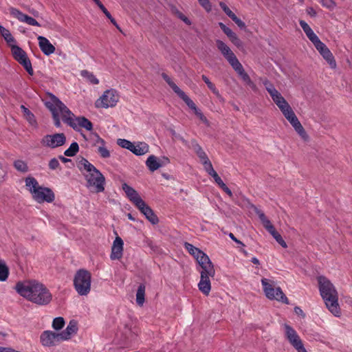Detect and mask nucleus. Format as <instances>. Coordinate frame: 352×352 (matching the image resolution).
I'll return each instance as SVG.
<instances>
[{
	"instance_id": "obj_59",
	"label": "nucleus",
	"mask_w": 352,
	"mask_h": 352,
	"mask_svg": "<svg viewBox=\"0 0 352 352\" xmlns=\"http://www.w3.org/2000/svg\"><path fill=\"white\" fill-rule=\"evenodd\" d=\"M230 197L233 196L232 191L228 188L226 184L220 187Z\"/></svg>"
},
{
	"instance_id": "obj_34",
	"label": "nucleus",
	"mask_w": 352,
	"mask_h": 352,
	"mask_svg": "<svg viewBox=\"0 0 352 352\" xmlns=\"http://www.w3.org/2000/svg\"><path fill=\"white\" fill-rule=\"evenodd\" d=\"M10 14L21 22L28 23L29 16L23 14L16 8L10 9Z\"/></svg>"
},
{
	"instance_id": "obj_51",
	"label": "nucleus",
	"mask_w": 352,
	"mask_h": 352,
	"mask_svg": "<svg viewBox=\"0 0 352 352\" xmlns=\"http://www.w3.org/2000/svg\"><path fill=\"white\" fill-rule=\"evenodd\" d=\"M171 134H172V135H173L174 138H177V139L179 140L180 141H182V143H183L184 145H186V146H188V141H187L186 140H185V139H184L182 135H180L179 134L175 132V131H174V130H171Z\"/></svg>"
},
{
	"instance_id": "obj_50",
	"label": "nucleus",
	"mask_w": 352,
	"mask_h": 352,
	"mask_svg": "<svg viewBox=\"0 0 352 352\" xmlns=\"http://www.w3.org/2000/svg\"><path fill=\"white\" fill-rule=\"evenodd\" d=\"M195 113L204 123H205L206 125H209L208 120L199 109L196 110Z\"/></svg>"
},
{
	"instance_id": "obj_54",
	"label": "nucleus",
	"mask_w": 352,
	"mask_h": 352,
	"mask_svg": "<svg viewBox=\"0 0 352 352\" xmlns=\"http://www.w3.org/2000/svg\"><path fill=\"white\" fill-rule=\"evenodd\" d=\"M262 82L267 92L274 88V85L271 83L267 79L265 78L262 80Z\"/></svg>"
},
{
	"instance_id": "obj_8",
	"label": "nucleus",
	"mask_w": 352,
	"mask_h": 352,
	"mask_svg": "<svg viewBox=\"0 0 352 352\" xmlns=\"http://www.w3.org/2000/svg\"><path fill=\"white\" fill-rule=\"evenodd\" d=\"M280 111L285 118L289 122L292 126L294 127L298 134L304 140H307L309 138L305 130L302 126L301 123L298 120L297 116L294 112L289 104L285 106V107L281 108Z\"/></svg>"
},
{
	"instance_id": "obj_31",
	"label": "nucleus",
	"mask_w": 352,
	"mask_h": 352,
	"mask_svg": "<svg viewBox=\"0 0 352 352\" xmlns=\"http://www.w3.org/2000/svg\"><path fill=\"white\" fill-rule=\"evenodd\" d=\"M11 47L13 56L17 61L27 56L25 52L19 46L12 45Z\"/></svg>"
},
{
	"instance_id": "obj_33",
	"label": "nucleus",
	"mask_w": 352,
	"mask_h": 352,
	"mask_svg": "<svg viewBox=\"0 0 352 352\" xmlns=\"http://www.w3.org/2000/svg\"><path fill=\"white\" fill-rule=\"evenodd\" d=\"M254 212H256V214L258 216L261 221L262 222L264 228L266 229L268 228V226H272V223L270 222V221L266 217V216L265 215L264 212L263 211H261V210H259L258 208H257L256 207H254Z\"/></svg>"
},
{
	"instance_id": "obj_18",
	"label": "nucleus",
	"mask_w": 352,
	"mask_h": 352,
	"mask_svg": "<svg viewBox=\"0 0 352 352\" xmlns=\"http://www.w3.org/2000/svg\"><path fill=\"white\" fill-rule=\"evenodd\" d=\"M122 188L126 193V197L135 206L138 205V204H142V201L143 199L133 188L129 186L126 183H123Z\"/></svg>"
},
{
	"instance_id": "obj_22",
	"label": "nucleus",
	"mask_w": 352,
	"mask_h": 352,
	"mask_svg": "<svg viewBox=\"0 0 352 352\" xmlns=\"http://www.w3.org/2000/svg\"><path fill=\"white\" fill-rule=\"evenodd\" d=\"M78 331V324L76 320H71L65 330L60 333L63 340H67L71 338L72 336L76 333Z\"/></svg>"
},
{
	"instance_id": "obj_36",
	"label": "nucleus",
	"mask_w": 352,
	"mask_h": 352,
	"mask_svg": "<svg viewBox=\"0 0 352 352\" xmlns=\"http://www.w3.org/2000/svg\"><path fill=\"white\" fill-rule=\"evenodd\" d=\"M9 269L6 263L0 260V281H5L8 276Z\"/></svg>"
},
{
	"instance_id": "obj_62",
	"label": "nucleus",
	"mask_w": 352,
	"mask_h": 352,
	"mask_svg": "<svg viewBox=\"0 0 352 352\" xmlns=\"http://www.w3.org/2000/svg\"><path fill=\"white\" fill-rule=\"evenodd\" d=\"M268 93L272 98L280 94L275 87L272 89L271 91H270Z\"/></svg>"
},
{
	"instance_id": "obj_53",
	"label": "nucleus",
	"mask_w": 352,
	"mask_h": 352,
	"mask_svg": "<svg viewBox=\"0 0 352 352\" xmlns=\"http://www.w3.org/2000/svg\"><path fill=\"white\" fill-rule=\"evenodd\" d=\"M199 3L201 5L203 8L208 12L211 10V5L208 0H198Z\"/></svg>"
},
{
	"instance_id": "obj_19",
	"label": "nucleus",
	"mask_w": 352,
	"mask_h": 352,
	"mask_svg": "<svg viewBox=\"0 0 352 352\" xmlns=\"http://www.w3.org/2000/svg\"><path fill=\"white\" fill-rule=\"evenodd\" d=\"M124 243L120 236H116L111 247V258L120 259L122 256Z\"/></svg>"
},
{
	"instance_id": "obj_48",
	"label": "nucleus",
	"mask_w": 352,
	"mask_h": 352,
	"mask_svg": "<svg viewBox=\"0 0 352 352\" xmlns=\"http://www.w3.org/2000/svg\"><path fill=\"white\" fill-rule=\"evenodd\" d=\"M275 240L284 248H287V243L282 238L281 235L277 232L274 235H272Z\"/></svg>"
},
{
	"instance_id": "obj_14",
	"label": "nucleus",
	"mask_w": 352,
	"mask_h": 352,
	"mask_svg": "<svg viewBox=\"0 0 352 352\" xmlns=\"http://www.w3.org/2000/svg\"><path fill=\"white\" fill-rule=\"evenodd\" d=\"M42 344L45 346H54L56 342L63 340L60 333L45 331L40 337Z\"/></svg>"
},
{
	"instance_id": "obj_6",
	"label": "nucleus",
	"mask_w": 352,
	"mask_h": 352,
	"mask_svg": "<svg viewBox=\"0 0 352 352\" xmlns=\"http://www.w3.org/2000/svg\"><path fill=\"white\" fill-rule=\"evenodd\" d=\"M91 274L83 269L78 270L74 278V286L80 296H87L91 290Z\"/></svg>"
},
{
	"instance_id": "obj_23",
	"label": "nucleus",
	"mask_w": 352,
	"mask_h": 352,
	"mask_svg": "<svg viewBox=\"0 0 352 352\" xmlns=\"http://www.w3.org/2000/svg\"><path fill=\"white\" fill-rule=\"evenodd\" d=\"M190 144H191L190 147L194 150L195 153L197 155V156L200 159L201 163H204L206 161L209 160L206 153L203 150L201 146L198 144L197 140H192L190 142Z\"/></svg>"
},
{
	"instance_id": "obj_45",
	"label": "nucleus",
	"mask_w": 352,
	"mask_h": 352,
	"mask_svg": "<svg viewBox=\"0 0 352 352\" xmlns=\"http://www.w3.org/2000/svg\"><path fill=\"white\" fill-rule=\"evenodd\" d=\"M98 152L102 158L110 157V152L104 146H98Z\"/></svg>"
},
{
	"instance_id": "obj_37",
	"label": "nucleus",
	"mask_w": 352,
	"mask_h": 352,
	"mask_svg": "<svg viewBox=\"0 0 352 352\" xmlns=\"http://www.w3.org/2000/svg\"><path fill=\"white\" fill-rule=\"evenodd\" d=\"M274 102L277 105V107L280 110L281 108L285 107L289 103L287 100L282 96L280 94L274 96L272 98Z\"/></svg>"
},
{
	"instance_id": "obj_4",
	"label": "nucleus",
	"mask_w": 352,
	"mask_h": 352,
	"mask_svg": "<svg viewBox=\"0 0 352 352\" xmlns=\"http://www.w3.org/2000/svg\"><path fill=\"white\" fill-rule=\"evenodd\" d=\"M78 167L80 170L87 171L85 177L88 188H93L95 192H102L104 190L105 178L104 175L87 159L82 157L78 162Z\"/></svg>"
},
{
	"instance_id": "obj_30",
	"label": "nucleus",
	"mask_w": 352,
	"mask_h": 352,
	"mask_svg": "<svg viewBox=\"0 0 352 352\" xmlns=\"http://www.w3.org/2000/svg\"><path fill=\"white\" fill-rule=\"evenodd\" d=\"M145 286L143 284L139 285L136 293V302L139 306H142L144 302Z\"/></svg>"
},
{
	"instance_id": "obj_13",
	"label": "nucleus",
	"mask_w": 352,
	"mask_h": 352,
	"mask_svg": "<svg viewBox=\"0 0 352 352\" xmlns=\"http://www.w3.org/2000/svg\"><path fill=\"white\" fill-rule=\"evenodd\" d=\"M217 47L232 67L239 63V61L236 56L226 43L220 40H217Z\"/></svg>"
},
{
	"instance_id": "obj_27",
	"label": "nucleus",
	"mask_w": 352,
	"mask_h": 352,
	"mask_svg": "<svg viewBox=\"0 0 352 352\" xmlns=\"http://www.w3.org/2000/svg\"><path fill=\"white\" fill-rule=\"evenodd\" d=\"M0 34L10 46L15 43L16 41L10 31L1 25L0 26Z\"/></svg>"
},
{
	"instance_id": "obj_12",
	"label": "nucleus",
	"mask_w": 352,
	"mask_h": 352,
	"mask_svg": "<svg viewBox=\"0 0 352 352\" xmlns=\"http://www.w3.org/2000/svg\"><path fill=\"white\" fill-rule=\"evenodd\" d=\"M317 50L320 52V54L322 56L324 59L329 63V66L332 69H335L336 67V60L329 50V48L326 46L324 43H323L320 39L316 42L313 43Z\"/></svg>"
},
{
	"instance_id": "obj_55",
	"label": "nucleus",
	"mask_w": 352,
	"mask_h": 352,
	"mask_svg": "<svg viewBox=\"0 0 352 352\" xmlns=\"http://www.w3.org/2000/svg\"><path fill=\"white\" fill-rule=\"evenodd\" d=\"M96 5L99 7V8L102 10V12L105 14V16L109 19L111 18V15L109 12L107 10V8L104 6V5L100 2L96 3Z\"/></svg>"
},
{
	"instance_id": "obj_44",
	"label": "nucleus",
	"mask_w": 352,
	"mask_h": 352,
	"mask_svg": "<svg viewBox=\"0 0 352 352\" xmlns=\"http://www.w3.org/2000/svg\"><path fill=\"white\" fill-rule=\"evenodd\" d=\"M202 78V80L204 81V82L207 85L208 87L215 94L217 95V96H219V91L216 89L213 83H212L209 78L205 76V75H202L201 76Z\"/></svg>"
},
{
	"instance_id": "obj_29",
	"label": "nucleus",
	"mask_w": 352,
	"mask_h": 352,
	"mask_svg": "<svg viewBox=\"0 0 352 352\" xmlns=\"http://www.w3.org/2000/svg\"><path fill=\"white\" fill-rule=\"evenodd\" d=\"M184 247L196 260H197L198 256L199 257L204 253L201 250L187 242L184 243Z\"/></svg>"
},
{
	"instance_id": "obj_17",
	"label": "nucleus",
	"mask_w": 352,
	"mask_h": 352,
	"mask_svg": "<svg viewBox=\"0 0 352 352\" xmlns=\"http://www.w3.org/2000/svg\"><path fill=\"white\" fill-rule=\"evenodd\" d=\"M142 204H138L135 206L146 217V218L153 225L157 224L159 221L157 217L154 214L153 210L149 207L144 200Z\"/></svg>"
},
{
	"instance_id": "obj_20",
	"label": "nucleus",
	"mask_w": 352,
	"mask_h": 352,
	"mask_svg": "<svg viewBox=\"0 0 352 352\" xmlns=\"http://www.w3.org/2000/svg\"><path fill=\"white\" fill-rule=\"evenodd\" d=\"M200 281L198 284L199 289L206 296H208L211 290V283L210 280V275L205 272H200Z\"/></svg>"
},
{
	"instance_id": "obj_28",
	"label": "nucleus",
	"mask_w": 352,
	"mask_h": 352,
	"mask_svg": "<svg viewBox=\"0 0 352 352\" xmlns=\"http://www.w3.org/2000/svg\"><path fill=\"white\" fill-rule=\"evenodd\" d=\"M13 166L16 170L23 173H25L29 170L27 162L22 160H14Z\"/></svg>"
},
{
	"instance_id": "obj_42",
	"label": "nucleus",
	"mask_w": 352,
	"mask_h": 352,
	"mask_svg": "<svg viewBox=\"0 0 352 352\" xmlns=\"http://www.w3.org/2000/svg\"><path fill=\"white\" fill-rule=\"evenodd\" d=\"M118 144L124 148H126L129 150L130 151H133V149L134 148V145L131 142L125 140V139H118Z\"/></svg>"
},
{
	"instance_id": "obj_43",
	"label": "nucleus",
	"mask_w": 352,
	"mask_h": 352,
	"mask_svg": "<svg viewBox=\"0 0 352 352\" xmlns=\"http://www.w3.org/2000/svg\"><path fill=\"white\" fill-rule=\"evenodd\" d=\"M65 325V320L63 317H57L53 320L52 327L55 330L61 329Z\"/></svg>"
},
{
	"instance_id": "obj_3",
	"label": "nucleus",
	"mask_w": 352,
	"mask_h": 352,
	"mask_svg": "<svg viewBox=\"0 0 352 352\" xmlns=\"http://www.w3.org/2000/svg\"><path fill=\"white\" fill-rule=\"evenodd\" d=\"M319 290L327 308L335 316H340L338 294L333 283L325 276L318 277Z\"/></svg>"
},
{
	"instance_id": "obj_11",
	"label": "nucleus",
	"mask_w": 352,
	"mask_h": 352,
	"mask_svg": "<svg viewBox=\"0 0 352 352\" xmlns=\"http://www.w3.org/2000/svg\"><path fill=\"white\" fill-rule=\"evenodd\" d=\"M66 142L64 133L47 135L43 137L41 143L46 146L54 148L63 145Z\"/></svg>"
},
{
	"instance_id": "obj_58",
	"label": "nucleus",
	"mask_w": 352,
	"mask_h": 352,
	"mask_svg": "<svg viewBox=\"0 0 352 352\" xmlns=\"http://www.w3.org/2000/svg\"><path fill=\"white\" fill-rule=\"evenodd\" d=\"M27 24L34 26H40L37 21L31 16H29Z\"/></svg>"
},
{
	"instance_id": "obj_64",
	"label": "nucleus",
	"mask_w": 352,
	"mask_h": 352,
	"mask_svg": "<svg viewBox=\"0 0 352 352\" xmlns=\"http://www.w3.org/2000/svg\"><path fill=\"white\" fill-rule=\"evenodd\" d=\"M307 14H309L311 16H314L316 14V12L312 8H307Z\"/></svg>"
},
{
	"instance_id": "obj_7",
	"label": "nucleus",
	"mask_w": 352,
	"mask_h": 352,
	"mask_svg": "<svg viewBox=\"0 0 352 352\" xmlns=\"http://www.w3.org/2000/svg\"><path fill=\"white\" fill-rule=\"evenodd\" d=\"M261 283L263 291L267 298L276 300L285 304H289V300L280 287L274 288V283L267 278H263Z\"/></svg>"
},
{
	"instance_id": "obj_40",
	"label": "nucleus",
	"mask_w": 352,
	"mask_h": 352,
	"mask_svg": "<svg viewBox=\"0 0 352 352\" xmlns=\"http://www.w3.org/2000/svg\"><path fill=\"white\" fill-rule=\"evenodd\" d=\"M162 77L172 88L175 93L177 94L182 90L179 88V87H177V85L171 80V78L166 74L162 73Z\"/></svg>"
},
{
	"instance_id": "obj_2",
	"label": "nucleus",
	"mask_w": 352,
	"mask_h": 352,
	"mask_svg": "<svg viewBox=\"0 0 352 352\" xmlns=\"http://www.w3.org/2000/svg\"><path fill=\"white\" fill-rule=\"evenodd\" d=\"M15 289L21 296L38 305H47L52 300V294L48 288L35 280L19 282Z\"/></svg>"
},
{
	"instance_id": "obj_63",
	"label": "nucleus",
	"mask_w": 352,
	"mask_h": 352,
	"mask_svg": "<svg viewBox=\"0 0 352 352\" xmlns=\"http://www.w3.org/2000/svg\"><path fill=\"white\" fill-rule=\"evenodd\" d=\"M266 230L272 234V235H274L275 233L277 232V231L276 230L275 228L274 227L273 225L270 226H268L267 228H266Z\"/></svg>"
},
{
	"instance_id": "obj_26",
	"label": "nucleus",
	"mask_w": 352,
	"mask_h": 352,
	"mask_svg": "<svg viewBox=\"0 0 352 352\" xmlns=\"http://www.w3.org/2000/svg\"><path fill=\"white\" fill-rule=\"evenodd\" d=\"M149 151V147L147 144L144 142H139L137 145H134V148L132 153L136 155H143L147 153Z\"/></svg>"
},
{
	"instance_id": "obj_39",
	"label": "nucleus",
	"mask_w": 352,
	"mask_h": 352,
	"mask_svg": "<svg viewBox=\"0 0 352 352\" xmlns=\"http://www.w3.org/2000/svg\"><path fill=\"white\" fill-rule=\"evenodd\" d=\"M79 150V146L77 142H73L71 144L69 148H67L64 154L67 157H73L74 156Z\"/></svg>"
},
{
	"instance_id": "obj_32",
	"label": "nucleus",
	"mask_w": 352,
	"mask_h": 352,
	"mask_svg": "<svg viewBox=\"0 0 352 352\" xmlns=\"http://www.w3.org/2000/svg\"><path fill=\"white\" fill-rule=\"evenodd\" d=\"M185 102L186 104L194 111L198 110L194 102L182 91L181 90L177 94Z\"/></svg>"
},
{
	"instance_id": "obj_47",
	"label": "nucleus",
	"mask_w": 352,
	"mask_h": 352,
	"mask_svg": "<svg viewBox=\"0 0 352 352\" xmlns=\"http://www.w3.org/2000/svg\"><path fill=\"white\" fill-rule=\"evenodd\" d=\"M202 164L204 166L205 170L210 175L211 173H213L215 170L213 168L212 164L210 160L206 161L205 162L202 163Z\"/></svg>"
},
{
	"instance_id": "obj_41",
	"label": "nucleus",
	"mask_w": 352,
	"mask_h": 352,
	"mask_svg": "<svg viewBox=\"0 0 352 352\" xmlns=\"http://www.w3.org/2000/svg\"><path fill=\"white\" fill-rule=\"evenodd\" d=\"M80 74L82 77L87 78L91 83L94 85H97L99 82L96 76L87 70L81 71Z\"/></svg>"
},
{
	"instance_id": "obj_46",
	"label": "nucleus",
	"mask_w": 352,
	"mask_h": 352,
	"mask_svg": "<svg viewBox=\"0 0 352 352\" xmlns=\"http://www.w3.org/2000/svg\"><path fill=\"white\" fill-rule=\"evenodd\" d=\"M219 6L224 12L232 19L235 16L234 13L223 2H220Z\"/></svg>"
},
{
	"instance_id": "obj_56",
	"label": "nucleus",
	"mask_w": 352,
	"mask_h": 352,
	"mask_svg": "<svg viewBox=\"0 0 352 352\" xmlns=\"http://www.w3.org/2000/svg\"><path fill=\"white\" fill-rule=\"evenodd\" d=\"M219 25L221 28V29L223 30V32L227 35V36H228L232 32V30L230 28H228L223 23H221V22L219 23Z\"/></svg>"
},
{
	"instance_id": "obj_61",
	"label": "nucleus",
	"mask_w": 352,
	"mask_h": 352,
	"mask_svg": "<svg viewBox=\"0 0 352 352\" xmlns=\"http://www.w3.org/2000/svg\"><path fill=\"white\" fill-rule=\"evenodd\" d=\"M294 312L299 316H301L302 318L305 316V314L303 313V311L298 307H296L294 308Z\"/></svg>"
},
{
	"instance_id": "obj_25",
	"label": "nucleus",
	"mask_w": 352,
	"mask_h": 352,
	"mask_svg": "<svg viewBox=\"0 0 352 352\" xmlns=\"http://www.w3.org/2000/svg\"><path fill=\"white\" fill-rule=\"evenodd\" d=\"M146 164L152 172L157 170L162 166L155 155H150L146 161Z\"/></svg>"
},
{
	"instance_id": "obj_60",
	"label": "nucleus",
	"mask_w": 352,
	"mask_h": 352,
	"mask_svg": "<svg viewBox=\"0 0 352 352\" xmlns=\"http://www.w3.org/2000/svg\"><path fill=\"white\" fill-rule=\"evenodd\" d=\"M232 43L235 45L237 47L242 46V42L238 38V36H236L233 40L231 41Z\"/></svg>"
},
{
	"instance_id": "obj_15",
	"label": "nucleus",
	"mask_w": 352,
	"mask_h": 352,
	"mask_svg": "<svg viewBox=\"0 0 352 352\" xmlns=\"http://www.w3.org/2000/svg\"><path fill=\"white\" fill-rule=\"evenodd\" d=\"M197 261L201 267L200 272H205L210 275L212 278L215 274V270L210 258L204 252L199 257L198 256Z\"/></svg>"
},
{
	"instance_id": "obj_9",
	"label": "nucleus",
	"mask_w": 352,
	"mask_h": 352,
	"mask_svg": "<svg viewBox=\"0 0 352 352\" xmlns=\"http://www.w3.org/2000/svg\"><path fill=\"white\" fill-rule=\"evenodd\" d=\"M119 98L116 90L113 89H108L96 100V107L98 108L113 107L118 103Z\"/></svg>"
},
{
	"instance_id": "obj_16",
	"label": "nucleus",
	"mask_w": 352,
	"mask_h": 352,
	"mask_svg": "<svg viewBox=\"0 0 352 352\" xmlns=\"http://www.w3.org/2000/svg\"><path fill=\"white\" fill-rule=\"evenodd\" d=\"M232 68L235 70V72L238 74V75L241 77L243 81L248 85L253 91H256L257 90L256 85L255 83L251 80L250 76L245 72L243 69V65L240 62L239 63L233 65Z\"/></svg>"
},
{
	"instance_id": "obj_38",
	"label": "nucleus",
	"mask_w": 352,
	"mask_h": 352,
	"mask_svg": "<svg viewBox=\"0 0 352 352\" xmlns=\"http://www.w3.org/2000/svg\"><path fill=\"white\" fill-rule=\"evenodd\" d=\"M21 109L23 113V116L27 119V120L31 124H34L36 122L34 114L24 105L21 106Z\"/></svg>"
},
{
	"instance_id": "obj_49",
	"label": "nucleus",
	"mask_w": 352,
	"mask_h": 352,
	"mask_svg": "<svg viewBox=\"0 0 352 352\" xmlns=\"http://www.w3.org/2000/svg\"><path fill=\"white\" fill-rule=\"evenodd\" d=\"M60 166L58 160L56 158H52L49 162V168L51 170H56Z\"/></svg>"
},
{
	"instance_id": "obj_57",
	"label": "nucleus",
	"mask_w": 352,
	"mask_h": 352,
	"mask_svg": "<svg viewBox=\"0 0 352 352\" xmlns=\"http://www.w3.org/2000/svg\"><path fill=\"white\" fill-rule=\"evenodd\" d=\"M322 4L329 8H333L335 6V3L332 0H323Z\"/></svg>"
},
{
	"instance_id": "obj_1",
	"label": "nucleus",
	"mask_w": 352,
	"mask_h": 352,
	"mask_svg": "<svg viewBox=\"0 0 352 352\" xmlns=\"http://www.w3.org/2000/svg\"><path fill=\"white\" fill-rule=\"evenodd\" d=\"M46 107L52 114L54 125L60 127L61 117L63 121L76 129L78 126L91 131L93 128L92 123L85 117L75 118L74 114L56 96H52L51 101L45 103Z\"/></svg>"
},
{
	"instance_id": "obj_5",
	"label": "nucleus",
	"mask_w": 352,
	"mask_h": 352,
	"mask_svg": "<svg viewBox=\"0 0 352 352\" xmlns=\"http://www.w3.org/2000/svg\"><path fill=\"white\" fill-rule=\"evenodd\" d=\"M25 186L32 195L33 199L38 203L44 201L51 203L54 200V194L49 188H45L38 185L36 179L32 177L25 179Z\"/></svg>"
},
{
	"instance_id": "obj_35",
	"label": "nucleus",
	"mask_w": 352,
	"mask_h": 352,
	"mask_svg": "<svg viewBox=\"0 0 352 352\" xmlns=\"http://www.w3.org/2000/svg\"><path fill=\"white\" fill-rule=\"evenodd\" d=\"M18 62L23 66V67L30 75L32 76L34 74L32 63L28 56L19 60Z\"/></svg>"
},
{
	"instance_id": "obj_24",
	"label": "nucleus",
	"mask_w": 352,
	"mask_h": 352,
	"mask_svg": "<svg viewBox=\"0 0 352 352\" xmlns=\"http://www.w3.org/2000/svg\"><path fill=\"white\" fill-rule=\"evenodd\" d=\"M300 25L306 34L307 36L313 43L319 40L318 36L314 32V31L305 21H300Z\"/></svg>"
},
{
	"instance_id": "obj_21",
	"label": "nucleus",
	"mask_w": 352,
	"mask_h": 352,
	"mask_svg": "<svg viewBox=\"0 0 352 352\" xmlns=\"http://www.w3.org/2000/svg\"><path fill=\"white\" fill-rule=\"evenodd\" d=\"M38 41V46L42 51V52L47 56H49L53 53H54L56 48L49 41L47 38L43 36H38L37 38Z\"/></svg>"
},
{
	"instance_id": "obj_52",
	"label": "nucleus",
	"mask_w": 352,
	"mask_h": 352,
	"mask_svg": "<svg viewBox=\"0 0 352 352\" xmlns=\"http://www.w3.org/2000/svg\"><path fill=\"white\" fill-rule=\"evenodd\" d=\"M232 20L241 28L245 29L246 28L245 24L236 15L232 18Z\"/></svg>"
},
{
	"instance_id": "obj_10",
	"label": "nucleus",
	"mask_w": 352,
	"mask_h": 352,
	"mask_svg": "<svg viewBox=\"0 0 352 352\" xmlns=\"http://www.w3.org/2000/svg\"><path fill=\"white\" fill-rule=\"evenodd\" d=\"M285 328V336L286 339L290 343V344L298 351V352H307L301 339L298 335L297 332L291 326L287 324H284Z\"/></svg>"
}]
</instances>
